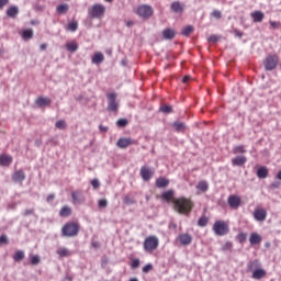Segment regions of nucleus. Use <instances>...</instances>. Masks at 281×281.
Here are the masks:
<instances>
[{"label": "nucleus", "instance_id": "obj_6", "mask_svg": "<svg viewBox=\"0 0 281 281\" xmlns=\"http://www.w3.org/2000/svg\"><path fill=\"white\" fill-rule=\"evenodd\" d=\"M280 63V57L278 55H269L265 61V69L267 71H273L278 67V64Z\"/></svg>", "mask_w": 281, "mask_h": 281}, {"label": "nucleus", "instance_id": "obj_54", "mask_svg": "<svg viewBox=\"0 0 281 281\" xmlns=\"http://www.w3.org/2000/svg\"><path fill=\"white\" fill-rule=\"evenodd\" d=\"M209 43H218V37L216 35H211L207 38Z\"/></svg>", "mask_w": 281, "mask_h": 281}, {"label": "nucleus", "instance_id": "obj_56", "mask_svg": "<svg viewBox=\"0 0 281 281\" xmlns=\"http://www.w3.org/2000/svg\"><path fill=\"white\" fill-rule=\"evenodd\" d=\"M8 3H10V0H0V10H3Z\"/></svg>", "mask_w": 281, "mask_h": 281}, {"label": "nucleus", "instance_id": "obj_62", "mask_svg": "<svg viewBox=\"0 0 281 281\" xmlns=\"http://www.w3.org/2000/svg\"><path fill=\"white\" fill-rule=\"evenodd\" d=\"M100 131H104V133H106V131H109V127L100 126Z\"/></svg>", "mask_w": 281, "mask_h": 281}, {"label": "nucleus", "instance_id": "obj_57", "mask_svg": "<svg viewBox=\"0 0 281 281\" xmlns=\"http://www.w3.org/2000/svg\"><path fill=\"white\" fill-rule=\"evenodd\" d=\"M54 199H56V195L54 193H50L47 198L46 201L47 203H52V201H54Z\"/></svg>", "mask_w": 281, "mask_h": 281}, {"label": "nucleus", "instance_id": "obj_36", "mask_svg": "<svg viewBox=\"0 0 281 281\" xmlns=\"http://www.w3.org/2000/svg\"><path fill=\"white\" fill-rule=\"evenodd\" d=\"M196 190H200L201 192H207V190H210L207 181H200L196 186Z\"/></svg>", "mask_w": 281, "mask_h": 281}, {"label": "nucleus", "instance_id": "obj_51", "mask_svg": "<svg viewBox=\"0 0 281 281\" xmlns=\"http://www.w3.org/2000/svg\"><path fill=\"white\" fill-rule=\"evenodd\" d=\"M99 207H106V205H109V202L106 201V199H101L98 202Z\"/></svg>", "mask_w": 281, "mask_h": 281}, {"label": "nucleus", "instance_id": "obj_25", "mask_svg": "<svg viewBox=\"0 0 281 281\" xmlns=\"http://www.w3.org/2000/svg\"><path fill=\"white\" fill-rule=\"evenodd\" d=\"M257 177L258 179H267V177H269V168H267L266 166L260 167L257 170Z\"/></svg>", "mask_w": 281, "mask_h": 281}, {"label": "nucleus", "instance_id": "obj_12", "mask_svg": "<svg viewBox=\"0 0 281 281\" xmlns=\"http://www.w3.org/2000/svg\"><path fill=\"white\" fill-rule=\"evenodd\" d=\"M135 144H137V140H135V139L121 137V138H119L116 146H117V148L124 149V148H128V146H133Z\"/></svg>", "mask_w": 281, "mask_h": 281}, {"label": "nucleus", "instance_id": "obj_31", "mask_svg": "<svg viewBox=\"0 0 281 281\" xmlns=\"http://www.w3.org/2000/svg\"><path fill=\"white\" fill-rule=\"evenodd\" d=\"M265 276H267V271H265V269H256L252 272L254 280H262V278H265Z\"/></svg>", "mask_w": 281, "mask_h": 281}, {"label": "nucleus", "instance_id": "obj_14", "mask_svg": "<svg viewBox=\"0 0 281 281\" xmlns=\"http://www.w3.org/2000/svg\"><path fill=\"white\" fill-rule=\"evenodd\" d=\"M160 199L162 201H166L167 203H172V205H175V200H177V198H175V190L170 189L168 191H165L160 195Z\"/></svg>", "mask_w": 281, "mask_h": 281}, {"label": "nucleus", "instance_id": "obj_1", "mask_svg": "<svg viewBox=\"0 0 281 281\" xmlns=\"http://www.w3.org/2000/svg\"><path fill=\"white\" fill-rule=\"evenodd\" d=\"M173 210L178 212V214H183L188 216L192 210H194V202L190 198L180 196L173 200Z\"/></svg>", "mask_w": 281, "mask_h": 281}, {"label": "nucleus", "instance_id": "obj_4", "mask_svg": "<svg viewBox=\"0 0 281 281\" xmlns=\"http://www.w3.org/2000/svg\"><path fill=\"white\" fill-rule=\"evenodd\" d=\"M215 236H227L229 234V222L217 220L212 227Z\"/></svg>", "mask_w": 281, "mask_h": 281}, {"label": "nucleus", "instance_id": "obj_10", "mask_svg": "<svg viewBox=\"0 0 281 281\" xmlns=\"http://www.w3.org/2000/svg\"><path fill=\"white\" fill-rule=\"evenodd\" d=\"M71 199L74 205H82L85 203L86 198L85 194H82V191H72L71 192Z\"/></svg>", "mask_w": 281, "mask_h": 281}, {"label": "nucleus", "instance_id": "obj_32", "mask_svg": "<svg viewBox=\"0 0 281 281\" xmlns=\"http://www.w3.org/2000/svg\"><path fill=\"white\" fill-rule=\"evenodd\" d=\"M22 38L24 41H30V38H34V31L32 29H26L22 32Z\"/></svg>", "mask_w": 281, "mask_h": 281}, {"label": "nucleus", "instance_id": "obj_39", "mask_svg": "<svg viewBox=\"0 0 281 281\" xmlns=\"http://www.w3.org/2000/svg\"><path fill=\"white\" fill-rule=\"evenodd\" d=\"M233 153L234 155H245V153H247V149L245 148V145H239L233 148Z\"/></svg>", "mask_w": 281, "mask_h": 281}, {"label": "nucleus", "instance_id": "obj_24", "mask_svg": "<svg viewBox=\"0 0 281 281\" xmlns=\"http://www.w3.org/2000/svg\"><path fill=\"white\" fill-rule=\"evenodd\" d=\"M247 164V157L246 156H237L232 159L233 166H245Z\"/></svg>", "mask_w": 281, "mask_h": 281}, {"label": "nucleus", "instance_id": "obj_29", "mask_svg": "<svg viewBox=\"0 0 281 281\" xmlns=\"http://www.w3.org/2000/svg\"><path fill=\"white\" fill-rule=\"evenodd\" d=\"M71 206H63L59 211V216H61V218H67L69 216H71Z\"/></svg>", "mask_w": 281, "mask_h": 281}, {"label": "nucleus", "instance_id": "obj_41", "mask_svg": "<svg viewBox=\"0 0 281 281\" xmlns=\"http://www.w3.org/2000/svg\"><path fill=\"white\" fill-rule=\"evenodd\" d=\"M55 126L59 131H65V128H67V122H65V120H59L55 123Z\"/></svg>", "mask_w": 281, "mask_h": 281}, {"label": "nucleus", "instance_id": "obj_7", "mask_svg": "<svg viewBox=\"0 0 281 281\" xmlns=\"http://www.w3.org/2000/svg\"><path fill=\"white\" fill-rule=\"evenodd\" d=\"M106 9L102 4H94L91 10H89V15L91 19H102L104 16Z\"/></svg>", "mask_w": 281, "mask_h": 281}, {"label": "nucleus", "instance_id": "obj_2", "mask_svg": "<svg viewBox=\"0 0 281 281\" xmlns=\"http://www.w3.org/2000/svg\"><path fill=\"white\" fill-rule=\"evenodd\" d=\"M61 234L66 238H74L80 234V224L78 222H68L61 228Z\"/></svg>", "mask_w": 281, "mask_h": 281}, {"label": "nucleus", "instance_id": "obj_22", "mask_svg": "<svg viewBox=\"0 0 281 281\" xmlns=\"http://www.w3.org/2000/svg\"><path fill=\"white\" fill-rule=\"evenodd\" d=\"M7 16L10 19H16L19 16V7L16 5H11L7 9Z\"/></svg>", "mask_w": 281, "mask_h": 281}, {"label": "nucleus", "instance_id": "obj_38", "mask_svg": "<svg viewBox=\"0 0 281 281\" xmlns=\"http://www.w3.org/2000/svg\"><path fill=\"white\" fill-rule=\"evenodd\" d=\"M192 32H194V26L187 25L186 27L182 29L181 35L182 36H190V34H192Z\"/></svg>", "mask_w": 281, "mask_h": 281}, {"label": "nucleus", "instance_id": "obj_3", "mask_svg": "<svg viewBox=\"0 0 281 281\" xmlns=\"http://www.w3.org/2000/svg\"><path fill=\"white\" fill-rule=\"evenodd\" d=\"M143 249L146 254H153L159 249V237L155 235L147 236L143 241Z\"/></svg>", "mask_w": 281, "mask_h": 281}, {"label": "nucleus", "instance_id": "obj_5", "mask_svg": "<svg viewBox=\"0 0 281 281\" xmlns=\"http://www.w3.org/2000/svg\"><path fill=\"white\" fill-rule=\"evenodd\" d=\"M137 16L140 19H150L155 14V9L150 4H140L136 8Z\"/></svg>", "mask_w": 281, "mask_h": 281}, {"label": "nucleus", "instance_id": "obj_63", "mask_svg": "<svg viewBox=\"0 0 281 281\" xmlns=\"http://www.w3.org/2000/svg\"><path fill=\"white\" fill-rule=\"evenodd\" d=\"M40 47L41 49H47V44H42Z\"/></svg>", "mask_w": 281, "mask_h": 281}, {"label": "nucleus", "instance_id": "obj_45", "mask_svg": "<svg viewBox=\"0 0 281 281\" xmlns=\"http://www.w3.org/2000/svg\"><path fill=\"white\" fill-rule=\"evenodd\" d=\"M31 265H41V257L38 255H34L31 257Z\"/></svg>", "mask_w": 281, "mask_h": 281}, {"label": "nucleus", "instance_id": "obj_46", "mask_svg": "<svg viewBox=\"0 0 281 281\" xmlns=\"http://www.w3.org/2000/svg\"><path fill=\"white\" fill-rule=\"evenodd\" d=\"M237 240H238L240 244L245 243V241L247 240V234H245V233H239V234L237 235Z\"/></svg>", "mask_w": 281, "mask_h": 281}, {"label": "nucleus", "instance_id": "obj_27", "mask_svg": "<svg viewBox=\"0 0 281 281\" xmlns=\"http://www.w3.org/2000/svg\"><path fill=\"white\" fill-rule=\"evenodd\" d=\"M35 104H37V106H49L52 104V100L49 98L40 97L36 99Z\"/></svg>", "mask_w": 281, "mask_h": 281}, {"label": "nucleus", "instance_id": "obj_61", "mask_svg": "<svg viewBox=\"0 0 281 281\" xmlns=\"http://www.w3.org/2000/svg\"><path fill=\"white\" fill-rule=\"evenodd\" d=\"M91 247H92L93 249H100V243H99V241H92V243H91Z\"/></svg>", "mask_w": 281, "mask_h": 281}, {"label": "nucleus", "instance_id": "obj_30", "mask_svg": "<svg viewBox=\"0 0 281 281\" xmlns=\"http://www.w3.org/2000/svg\"><path fill=\"white\" fill-rule=\"evenodd\" d=\"M78 42L72 41L66 44L67 52H70V54H76L78 52Z\"/></svg>", "mask_w": 281, "mask_h": 281}, {"label": "nucleus", "instance_id": "obj_19", "mask_svg": "<svg viewBox=\"0 0 281 281\" xmlns=\"http://www.w3.org/2000/svg\"><path fill=\"white\" fill-rule=\"evenodd\" d=\"M12 179L15 183H23L25 181V172L20 169L13 173Z\"/></svg>", "mask_w": 281, "mask_h": 281}, {"label": "nucleus", "instance_id": "obj_16", "mask_svg": "<svg viewBox=\"0 0 281 281\" xmlns=\"http://www.w3.org/2000/svg\"><path fill=\"white\" fill-rule=\"evenodd\" d=\"M175 36H177V31H175V29L168 27L162 31L164 41H172Z\"/></svg>", "mask_w": 281, "mask_h": 281}, {"label": "nucleus", "instance_id": "obj_26", "mask_svg": "<svg viewBox=\"0 0 281 281\" xmlns=\"http://www.w3.org/2000/svg\"><path fill=\"white\" fill-rule=\"evenodd\" d=\"M102 63H104V55L100 52L95 53L92 56V64L93 65H102Z\"/></svg>", "mask_w": 281, "mask_h": 281}, {"label": "nucleus", "instance_id": "obj_59", "mask_svg": "<svg viewBox=\"0 0 281 281\" xmlns=\"http://www.w3.org/2000/svg\"><path fill=\"white\" fill-rule=\"evenodd\" d=\"M212 16H214L215 19H221V11L218 10L213 11Z\"/></svg>", "mask_w": 281, "mask_h": 281}, {"label": "nucleus", "instance_id": "obj_40", "mask_svg": "<svg viewBox=\"0 0 281 281\" xmlns=\"http://www.w3.org/2000/svg\"><path fill=\"white\" fill-rule=\"evenodd\" d=\"M57 254L59 255V258H67L68 256H71V254L69 252V249L67 248L58 249Z\"/></svg>", "mask_w": 281, "mask_h": 281}, {"label": "nucleus", "instance_id": "obj_50", "mask_svg": "<svg viewBox=\"0 0 281 281\" xmlns=\"http://www.w3.org/2000/svg\"><path fill=\"white\" fill-rule=\"evenodd\" d=\"M139 259H133L131 263L132 269H137L139 267Z\"/></svg>", "mask_w": 281, "mask_h": 281}, {"label": "nucleus", "instance_id": "obj_33", "mask_svg": "<svg viewBox=\"0 0 281 281\" xmlns=\"http://www.w3.org/2000/svg\"><path fill=\"white\" fill-rule=\"evenodd\" d=\"M210 223V217L206 215H202L198 221L199 227H207V224Z\"/></svg>", "mask_w": 281, "mask_h": 281}, {"label": "nucleus", "instance_id": "obj_43", "mask_svg": "<svg viewBox=\"0 0 281 281\" xmlns=\"http://www.w3.org/2000/svg\"><path fill=\"white\" fill-rule=\"evenodd\" d=\"M116 125H117L120 128H124V126H128V120H126V119H120V120L116 122Z\"/></svg>", "mask_w": 281, "mask_h": 281}, {"label": "nucleus", "instance_id": "obj_17", "mask_svg": "<svg viewBox=\"0 0 281 281\" xmlns=\"http://www.w3.org/2000/svg\"><path fill=\"white\" fill-rule=\"evenodd\" d=\"M13 161L12 156L8 155V154H1L0 155V166L8 168V166H10Z\"/></svg>", "mask_w": 281, "mask_h": 281}, {"label": "nucleus", "instance_id": "obj_23", "mask_svg": "<svg viewBox=\"0 0 281 281\" xmlns=\"http://www.w3.org/2000/svg\"><path fill=\"white\" fill-rule=\"evenodd\" d=\"M250 245H260L262 243V236L258 233H251L249 238Z\"/></svg>", "mask_w": 281, "mask_h": 281}, {"label": "nucleus", "instance_id": "obj_8", "mask_svg": "<svg viewBox=\"0 0 281 281\" xmlns=\"http://www.w3.org/2000/svg\"><path fill=\"white\" fill-rule=\"evenodd\" d=\"M106 98H108V111H110V112L117 111V109H119L117 93L110 92V93H108Z\"/></svg>", "mask_w": 281, "mask_h": 281}, {"label": "nucleus", "instance_id": "obj_18", "mask_svg": "<svg viewBox=\"0 0 281 281\" xmlns=\"http://www.w3.org/2000/svg\"><path fill=\"white\" fill-rule=\"evenodd\" d=\"M172 128L176 131V133H186L188 126L183 122L176 121L172 123Z\"/></svg>", "mask_w": 281, "mask_h": 281}, {"label": "nucleus", "instance_id": "obj_13", "mask_svg": "<svg viewBox=\"0 0 281 281\" xmlns=\"http://www.w3.org/2000/svg\"><path fill=\"white\" fill-rule=\"evenodd\" d=\"M254 218L258 223H265L267 221V210L266 209H256L254 211Z\"/></svg>", "mask_w": 281, "mask_h": 281}, {"label": "nucleus", "instance_id": "obj_37", "mask_svg": "<svg viewBox=\"0 0 281 281\" xmlns=\"http://www.w3.org/2000/svg\"><path fill=\"white\" fill-rule=\"evenodd\" d=\"M66 30L68 32H77L78 31V21H71L67 24Z\"/></svg>", "mask_w": 281, "mask_h": 281}, {"label": "nucleus", "instance_id": "obj_21", "mask_svg": "<svg viewBox=\"0 0 281 281\" xmlns=\"http://www.w3.org/2000/svg\"><path fill=\"white\" fill-rule=\"evenodd\" d=\"M250 16L254 23H262V21H265V13L262 11H255Z\"/></svg>", "mask_w": 281, "mask_h": 281}, {"label": "nucleus", "instance_id": "obj_9", "mask_svg": "<svg viewBox=\"0 0 281 281\" xmlns=\"http://www.w3.org/2000/svg\"><path fill=\"white\" fill-rule=\"evenodd\" d=\"M139 175L143 181H150L151 177H155V170L148 168L147 166H143Z\"/></svg>", "mask_w": 281, "mask_h": 281}, {"label": "nucleus", "instance_id": "obj_58", "mask_svg": "<svg viewBox=\"0 0 281 281\" xmlns=\"http://www.w3.org/2000/svg\"><path fill=\"white\" fill-rule=\"evenodd\" d=\"M190 80H192V77L190 75H187L183 77L182 82L183 85H186L187 82H190Z\"/></svg>", "mask_w": 281, "mask_h": 281}, {"label": "nucleus", "instance_id": "obj_11", "mask_svg": "<svg viewBox=\"0 0 281 281\" xmlns=\"http://www.w3.org/2000/svg\"><path fill=\"white\" fill-rule=\"evenodd\" d=\"M227 203L232 210H238L240 207V203H243V200H240V196L233 194L228 196Z\"/></svg>", "mask_w": 281, "mask_h": 281}, {"label": "nucleus", "instance_id": "obj_34", "mask_svg": "<svg viewBox=\"0 0 281 281\" xmlns=\"http://www.w3.org/2000/svg\"><path fill=\"white\" fill-rule=\"evenodd\" d=\"M57 14H67L69 12V4H59L56 8Z\"/></svg>", "mask_w": 281, "mask_h": 281}, {"label": "nucleus", "instance_id": "obj_15", "mask_svg": "<svg viewBox=\"0 0 281 281\" xmlns=\"http://www.w3.org/2000/svg\"><path fill=\"white\" fill-rule=\"evenodd\" d=\"M178 240L180 245L183 247H188V245H192V235L188 233H182L178 236Z\"/></svg>", "mask_w": 281, "mask_h": 281}, {"label": "nucleus", "instance_id": "obj_60", "mask_svg": "<svg viewBox=\"0 0 281 281\" xmlns=\"http://www.w3.org/2000/svg\"><path fill=\"white\" fill-rule=\"evenodd\" d=\"M32 214H34V210L33 209H27V210L24 211V216H30Z\"/></svg>", "mask_w": 281, "mask_h": 281}, {"label": "nucleus", "instance_id": "obj_35", "mask_svg": "<svg viewBox=\"0 0 281 281\" xmlns=\"http://www.w3.org/2000/svg\"><path fill=\"white\" fill-rule=\"evenodd\" d=\"M23 258H25V251H23V250H18L13 255V260L15 262H21V260H23Z\"/></svg>", "mask_w": 281, "mask_h": 281}, {"label": "nucleus", "instance_id": "obj_52", "mask_svg": "<svg viewBox=\"0 0 281 281\" xmlns=\"http://www.w3.org/2000/svg\"><path fill=\"white\" fill-rule=\"evenodd\" d=\"M8 236L7 235H1L0 236V245H8Z\"/></svg>", "mask_w": 281, "mask_h": 281}, {"label": "nucleus", "instance_id": "obj_20", "mask_svg": "<svg viewBox=\"0 0 281 281\" xmlns=\"http://www.w3.org/2000/svg\"><path fill=\"white\" fill-rule=\"evenodd\" d=\"M170 8L176 14H183V11L186 10L183 4L179 1L172 2Z\"/></svg>", "mask_w": 281, "mask_h": 281}, {"label": "nucleus", "instance_id": "obj_53", "mask_svg": "<svg viewBox=\"0 0 281 281\" xmlns=\"http://www.w3.org/2000/svg\"><path fill=\"white\" fill-rule=\"evenodd\" d=\"M109 265V258L104 257L101 259V267L102 269H106V266Z\"/></svg>", "mask_w": 281, "mask_h": 281}, {"label": "nucleus", "instance_id": "obj_42", "mask_svg": "<svg viewBox=\"0 0 281 281\" xmlns=\"http://www.w3.org/2000/svg\"><path fill=\"white\" fill-rule=\"evenodd\" d=\"M160 111L161 113H165L166 115L172 113V105H166V104H162L160 105Z\"/></svg>", "mask_w": 281, "mask_h": 281}, {"label": "nucleus", "instance_id": "obj_55", "mask_svg": "<svg viewBox=\"0 0 281 281\" xmlns=\"http://www.w3.org/2000/svg\"><path fill=\"white\" fill-rule=\"evenodd\" d=\"M234 34H235V36H237L238 38H243V36H244V34L245 33H243L240 30H238V29H235L234 30Z\"/></svg>", "mask_w": 281, "mask_h": 281}, {"label": "nucleus", "instance_id": "obj_44", "mask_svg": "<svg viewBox=\"0 0 281 281\" xmlns=\"http://www.w3.org/2000/svg\"><path fill=\"white\" fill-rule=\"evenodd\" d=\"M270 30H281V23L276 21H270Z\"/></svg>", "mask_w": 281, "mask_h": 281}, {"label": "nucleus", "instance_id": "obj_47", "mask_svg": "<svg viewBox=\"0 0 281 281\" xmlns=\"http://www.w3.org/2000/svg\"><path fill=\"white\" fill-rule=\"evenodd\" d=\"M258 267V260H254V261H250L248 262L247 265V269L248 271H251L254 268Z\"/></svg>", "mask_w": 281, "mask_h": 281}, {"label": "nucleus", "instance_id": "obj_48", "mask_svg": "<svg viewBox=\"0 0 281 281\" xmlns=\"http://www.w3.org/2000/svg\"><path fill=\"white\" fill-rule=\"evenodd\" d=\"M150 271H153V263H147V265L143 268V273H150Z\"/></svg>", "mask_w": 281, "mask_h": 281}, {"label": "nucleus", "instance_id": "obj_49", "mask_svg": "<svg viewBox=\"0 0 281 281\" xmlns=\"http://www.w3.org/2000/svg\"><path fill=\"white\" fill-rule=\"evenodd\" d=\"M90 183L94 190H98V188H100V181L98 179L91 180Z\"/></svg>", "mask_w": 281, "mask_h": 281}, {"label": "nucleus", "instance_id": "obj_64", "mask_svg": "<svg viewBox=\"0 0 281 281\" xmlns=\"http://www.w3.org/2000/svg\"><path fill=\"white\" fill-rule=\"evenodd\" d=\"M130 281H139V280H137V278H133Z\"/></svg>", "mask_w": 281, "mask_h": 281}, {"label": "nucleus", "instance_id": "obj_28", "mask_svg": "<svg viewBox=\"0 0 281 281\" xmlns=\"http://www.w3.org/2000/svg\"><path fill=\"white\" fill-rule=\"evenodd\" d=\"M170 186V180L164 177H160L156 180V188H168Z\"/></svg>", "mask_w": 281, "mask_h": 281}]
</instances>
